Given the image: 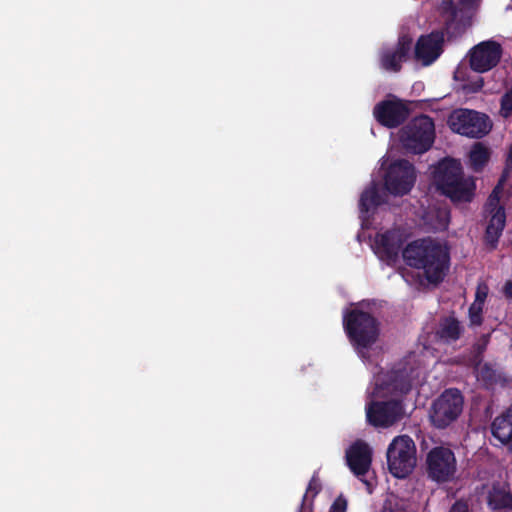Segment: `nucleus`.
<instances>
[{"instance_id": "a211bd4d", "label": "nucleus", "mask_w": 512, "mask_h": 512, "mask_svg": "<svg viewBox=\"0 0 512 512\" xmlns=\"http://www.w3.org/2000/svg\"><path fill=\"white\" fill-rule=\"evenodd\" d=\"M485 211L489 213L490 218L485 230L484 241L490 250H494L497 248L499 238L506 224L505 208L500 202L495 205H489L488 198L485 204Z\"/></svg>"}, {"instance_id": "6e6552de", "label": "nucleus", "mask_w": 512, "mask_h": 512, "mask_svg": "<svg viewBox=\"0 0 512 512\" xmlns=\"http://www.w3.org/2000/svg\"><path fill=\"white\" fill-rule=\"evenodd\" d=\"M449 125L452 131L476 139L484 137L491 130L490 119L486 114L469 109L454 111L449 118Z\"/></svg>"}, {"instance_id": "aec40b11", "label": "nucleus", "mask_w": 512, "mask_h": 512, "mask_svg": "<svg viewBox=\"0 0 512 512\" xmlns=\"http://www.w3.org/2000/svg\"><path fill=\"white\" fill-rule=\"evenodd\" d=\"M463 332L464 327L460 321L453 316H448L441 320L437 334L444 342L451 343L459 340Z\"/></svg>"}, {"instance_id": "6ab92c4d", "label": "nucleus", "mask_w": 512, "mask_h": 512, "mask_svg": "<svg viewBox=\"0 0 512 512\" xmlns=\"http://www.w3.org/2000/svg\"><path fill=\"white\" fill-rule=\"evenodd\" d=\"M491 433L502 444H508L512 438V413L510 411L502 413L493 420Z\"/></svg>"}, {"instance_id": "f8f14e48", "label": "nucleus", "mask_w": 512, "mask_h": 512, "mask_svg": "<svg viewBox=\"0 0 512 512\" xmlns=\"http://www.w3.org/2000/svg\"><path fill=\"white\" fill-rule=\"evenodd\" d=\"M408 104L393 96L392 99L380 101L374 106L373 115L376 121L387 128H397L409 117Z\"/></svg>"}, {"instance_id": "cd10ccee", "label": "nucleus", "mask_w": 512, "mask_h": 512, "mask_svg": "<svg viewBox=\"0 0 512 512\" xmlns=\"http://www.w3.org/2000/svg\"><path fill=\"white\" fill-rule=\"evenodd\" d=\"M500 115L509 118L512 115V89L507 90L500 100Z\"/></svg>"}, {"instance_id": "1a4fd4ad", "label": "nucleus", "mask_w": 512, "mask_h": 512, "mask_svg": "<svg viewBox=\"0 0 512 512\" xmlns=\"http://www.w3.org/2000/svg\"><path fill=\"white\" fill-rule=\"evenodd\" d=\"M425 469L429 479L437 483L449 482L457 471L454 452L444 446L433 447L426 455Z\"/></svg>"}, {"instance_id": "2f4dec72", "label": "nucleus", "mask_w": 512, "mask_h": 512, "mask_svg": "<svg viewBox=\"0 0 512 512\" xmlns=\"http://www.w3.org/2000/svg\"><path fill=\"white\" fill-rule=\"evenodd\" d=\"M487 295H488V287L486 285L478 286L476 293H475V300L473 303H478L480 305H484Z\"/></svg>"}, {"instance_id": "dca6fc26", "label": "nucleus", "mask_w": 512, "mask_h": 512, "mask_svg": "<svg viewBox=\"0 0 512 512\" xmlns=\"http://www.w3.org/2000/svg\"><path fill=\"white\" fill-rule=\"evenodd\" d=\"M413 40L408 35H402L393 48H384L379 55L382 69L388 72L398 73L402 69V63L410 58Z\"/></svg>"}, {"instance_id": "e433bc0d", "label": "nucleus", "mask_w": 512, "mask_h": 512, "mask_svg": "<svg viewBox=\"0 0 512 512\" xmlns=\"http://www.w3.org/2000/svg\"><path fill=\"white\" fill-rule=\"evenodd\" d=\"M305 499L306 497H304L303 502H301L298 512H313V509H311V507L305 505Z\"/></svg>"}, {"instance_id": "9b49d317", "label": "nucleus", "mask_w": 512, "mask_h": 512, "mask_svg": "<svg viewBox=\"0 0 512 512\" xmlns=\"http://www.w3.org/2000/svg\"><path fill=\"white\" fill-rule=\"evenodd\" d=\"M404 412L401 400L371 401L366 406L367 422L376 428H387L398 422Z\"/></svg>"}, {"instance_id": "4468645a", "label": "nucleus", "mask_w": 512, "mask_h": 512, "mask_svg": "<svg viewBox=\"0 0 512 512\" xmlns=\"http://www.w3.org/2000/svg\"><path fill=\"white\" fill-rule=\"evenodd\" d=\"M411 380L405 368L381 372L375 378V390L380 395H405L411 390Z\"/></svg>"}, {"instance_id": "c85d7f7f", "label": "nucleus", "mask_w": 512, "mask_h": 512, "mask_svg": "<svg viewBox=\"0 0 512 512\" xmlns=\"http://www.w3.org/2000/svg\"><path fill=\"white\" fill-rule=\"evenodd\" d=\"M321 491V484L319 483L318 481V478H317V475L314 474L311 478V480L309 481V484H308V487H307V490H306V493L304 494L303 497H306L305 501L307 500V494L309 492H312L313 493V496H316L319 492ZM304 498H302L303 500ZM305 505L307 506V504L305 503ZM308 507H311V505H308Z\"/></svg>"}, {"instance_id": "5701e85b", "label": "nucleus", "mask_w": 512, "mask_h": 512, "mask_svg": "<svg viewBox=\"0 0 512 512\" xmlns=\"http://www.w3.org/2000/svg\"><path fill=\"white\" fill-rule=\"evenodd\" d=\"M488 505L493 510L508 509L512 511V494L493 487L488 494Z\"/></svg>"}, {"instance_id": "20e7f679", "label": "nucleus", "mask_w": 512, "mask_h": 512, "mask_svg": "<svg viewBox=\"0 0 512 512\" xmlns=\"http://www.w3.org/2000/svg\"><path fill=\"white\" fill-rule=\"evenodd\" d=\"M343 328L358 351L370 348L379 337L378 320L372 314L357 308L345 311Z\"/></svg>"}, {"instance_id": "9d476101", "label": "nucleus", "mask_w": 512, "mask_h": 512, "mask_svg": "<svg viewBox=\"0 0 512 512\" xmlns=\"http://www.w3.org/2000/svg\"><path fill=\"white\" fill-rule=\"evenodd\" d=\"M416 181L415 167L406 159L391 163L384 177L385 189L394 196L408 194Z\"/></svg>"}, {"instance_id": "423d86ee", "label": "nucleus", "mask_w": 512, "mask_h": 512, "mask_svg": "<svg viewBox=\"0 0 512 512\" xmlns=\"http://www.w3.org/2000/svg\"><path fill=\"white\" fill-rule=\"evenodd\" d=\"M435 138V125L433 119L427 115L414 117L400 131V141L403 147L415 154L428 151Z\"/></svg>"}, {"instance_id": "393cba45", "label": "nucleus", "mask_w": 512, "mask_h": 512, "mask_svg": "<svg viewBox=\"0 0 512 512\" xmlns=\"http://www.w3.org/2000/svg\"><path fill=\"white\" fill-rule=\"evenodd\" d=\"M475 368H477L478 370L480 379L486 385L497 384L501 379V375L498 373V371L493 367L491 363H481L480 366H475Z\"/></svg>"}, {"instance_id": "4be33fe9", "label": "nucleus", "mask_w": 512, "mask_h": 512, "mask_svg": "<svg viewBox=\"0 0 512 512\" xmlns=\"http://www.w3.org/2000/svg\"><path fill=\"white\" fill-rule=\"evenodd\" d=\"M491 157V151L484 144L475 143L469 153L470 168L476 172H482L488 164Z\"/></svg>"}, {"instance_id": "39448f33", "label": "nucleus", "mask_w": 512, "mask_h": 512, "mask_svg": "<svg viewBox=\"0 0 512 512\" xmlns=\"http://www.w3.org/2000/svg\"><path fill=\"white\" fill-rule=\"evenodd\" d=\"M464 397L457 388L444 390L432 403L429 419L436 429H446L454 424L463 412Z\"/></svg>"}, {"instance_id": "f704fd0d", "label": "nucleus", "mask_w": 512, "mask_h": 512, "mask_svg": "<svg viewBox=\"0 0 512 512\" xmlns=\"http://www.w3.org/2000/svg\"><path fill=\"white\" fill-rule=\"evenodd\" d=\"M503 293L507 299H512V280L506 281L503 287Z\"/></svg>"}, {"instance_id": "a878e982", "label": "nucleus", "mask_w": 512, "mask_h": 512, "mask_svg": "<svg viewBox=\"0 0 512 512\" xmlns=\"http://www.w3.org/2000/svg\"><path fill=\"white\" fill-rule=\"evenodd\" d=\"M489 343V335H482L477 343L473 345L472 361L475 366H480L483 360V354Z\"/></svg>"}, {"instance_id": "473e14b6", "label": "nucleus", "mask_w": 512, "mask_h": 512, "mask_svg": "<svg viewBox=\"0 0 512 512\" xmlns=\"http://www.w3.org/2000/svg\"><path fill=\"white\" fill-rule=\"evenodd\" d=\"M347 508V501L338 497L331 505L330 512H345Z\"/></svg>"}, {"instance_id": "72a5a7b5", "label": "nucleus", "mask_w": 512, "mask_h": 512, "mask_svg": "<svg viewBox=\"0 0 512 512\" xmlns=\"http://www.w3.org/2000/svg\"><path fill=\"white\" fill-rule=\"evenodd\" d=\"M501 199H503L502 205H504V207L508 206L509 208H512V184L506 191H503Z\"/></svg>"}, {"instance_id": "ddd939ff", "label": "nucleus", "mask_w": 512, "mask_h": 512, "mask_svg": "<svg viewBox=\"0 0 512 512\" xmlns=\"http://www.w3.org/2000/svg\"><path fill=\"white\" fill-rule=\"evenodd\" d=\"M502 47L496 41H484L470 50L469 63L473 71L484 73L498 65L502 56Z\"/></svg>"}, {"instance_id": "b1692460", "label": "nucleus", "mask_w": 512, "mask_h": 512, "mask_svg": "<svg viewBox=\"0 0 512 512\" xmlns=\"http://www.w3.org/2000/svg\"><path fill=\"white\" fill-rule=\"evenodd\" d=\"M512 173V164L505 160V165L498 179L497 184L493 188L491 194L489 195V205H495L498 202H501V196L504 191L506 182L510 178Z\"/></svg>"}, {"instance_id": "0eeeda50", "label": "nucleus", "mask_w": 512, "mask_h": 512, "mask_svg": "<svg viewBox=\"0 0 512 512\" xmlns=\"http://www.w3.org/2000/svg\"><path fill=\"white\" fill-rule=\"evenodd\" d=\"M387 466L396 478H405L416 466V446L408 435L395 437L387 448Z\"/></svg>"}, {"instance_id": "2eb2a0df", "label": "nucleus", "mask_w": 512, "mask_h": 512, "mask_svg": "<svg viewBox=\"0 0 512 512\" xmlns=\"http://www.w3.org/2000/svg\"><path fill=\"white\" fill-rule=\"evenodd\" d=\"M404 232L400 228L388 229L377 233L375 237V253L382 261L395 263L405 243Z\"/></svg>"}, {"instance_id": "58836bf2", "label": "nucleus", "mask_w": 512, "mask_h": 512, "mask_svg": "<svg viewBox=\"0 0 512 512\" xmlns=\"http://www.w3.org/2000/svg\"><path fill=\"white\" fill-rule=\"evenodd\" d=\"M508 448H509V451L512 452V437H511V440L508 442Z\"/></svg>"}, {"instance_id": "7ed1b4c3", "label": "nucleus", "mask_w": 512, "mask_h": 512, "mask_svg": "<svg viewBox=\"0 0 512 512\" xmlns=\"http://www.w3.org/2000/svg\"><path fill=\"white\" fill-rule=\"evenodd\" d=\"M437 190L451 202L468 203L475 195L476 185L471 177H465L459 160L446 157L440 160L433 172Z\"/></svg>"}, {"instance_id": "f257e3e1", "label": "nucleus", "mask_w": 512, "mask_h": 512, "mask_svg": "<svg viewBox=\"0 0 512 512\" xmlns=\"http://www.w3.org/2000/svg\"><path fill=\"white\" fill-rule=\"evenodd\" d=\"M476 7L477 0H442L438 8L442 29L418 38L414 46V60L423 66L433 64L444 51L445 35L448 40L461 37L472 25Z\"/></svg>"}, {"instance_id": "f03ea898", "label": "nucleus", "mask_w": 512, "mask_h": 512, "mask_svg": "<svg viewBox=\"0 0 512 512\" xmlns=\"http://www.w3.org/2000/svg\"><path fill=\"white\" fill-rule=\"evenodd\" d=\"M402 257L408 266L423 270L426 280L435 285L444 280L450 266L449 248L431 238L412 241Z\"/></svg>"}, {"instance_id": "f3484780", "label": "nucleus", "mask_w": 512, "mask_h": 512, "mask_svg": "<svg viewBox=\"0 0 512 512\" xmlns=\"http://www.w3.org/2000/svg\"><path fill=\"white\" fill-rule=\"evenodd\" d=\"M346 462L353 474L366 485H369L363 479L372 463V450L369 445L360 440L353 443L346 451Z\"/></svg>"}, {"instance_id": "c9c22d12", "label": "nucleus", "mask_w": 512, "mask_h": 512, "mask_svg": "<svg viewBox=\"0 0 512 512\" xmlns=\"http://www.w3.org/2000/svg\"><path fill=\"white\" fill-rule=\"evenodd\" d=\"M450 512H467V506L464 503L456 502Z\"/></svg>"}, {"instance_id": "7c9ffc66", "label": "nucleus", "mask_w": 512, "mask_h": 512, "mask_svg": "<svg viewBox=\"0 0 512 512\" xmlns=\"http://www.w3.org/2000/svg\"><path fill=\"white\" fill-rule=\"evenodd\" d=\"M484 85L483 78L479 77L476 81L470 82L463 86V89L468 93H477L479 92Z\"/></svg>"}, {"instance_id": "412c9836", "label": "nucleus", "mask_w": 512, "mask_h": 512, "mask_svg": "<svg viewBox=\"0 0 512 512\" xmlns=\"http://www.w3.org/2000/svg\"><path fill=\"white\" fill-rule=\"evenodd\" d=\"M385 202L375 182L366 188L360 197L359 208L361 213H368Z\"/></svg>"}, {"instance_id": "4c0bfd02", "label": "nucleus", "mask_w": 512, "mask_h": 512, "mask_svg": "<svg viewBox=\"0 0 512 512\" xmlns=\"http://www.w3.org/2000/svg\"><path fill=\"white\" fill-rule=\"evenodd\" d=\"M505 160L512 164V144L509 146V149H508L507 156H506Z\"/></svg>"}, {"instance_id": "bb28decb", "label": "nucleus", "mask_w": 512, "mask_h": 512, "mask_svg": "<svg viewBox=\"0 0 512 512\" xmlns=\"http://www.w3.org/2000/svg\"><path fill=\"white\" fill-rule=\"evenodd\" d=\"M483 307L478 303H472L469 307L468 315L471 326H480L483 323Z\"/></svg>"}, {"instance_id": "c756f323", "label": "nucleus", "mask_w": 512, "mask_h": 512, "mask_svg": "<svg viewBox=\"0 0 512 512\" xmlns=\"http://www.w3.org/2000/svg\"><path fill=\"white\" fill-rule=\"evenodd\" d=\"M382 512H406L404 505L398 501H386Z\"/></svg>"}]
</instances>
